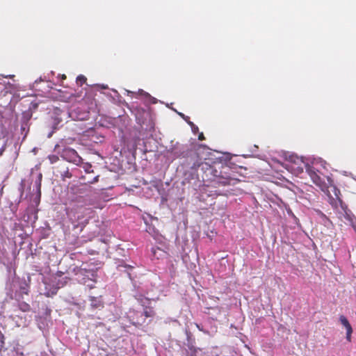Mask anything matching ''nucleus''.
Masks as SVG:
<instances>
[{
    "label": "nucleus",
    "instance_id": "f8f14e48",
    "mask_svg": "<svg viewBox=\"0 0 356 356\" xmlns=\"http://www.w3.org/2000/svg\"><path fill=\"white\" fill-rule=\"evenodd\" d=\"M87 79L83 75H79L76 78V83L80 86H82L83 83H86Z\"/></svg>",
    "mask_w": 356,
    "mask_h": 356
},
{
    "label": "nucleus",
    "instance_id": "dca6fc26",
    "mask_svg": "<svg viewBox=\"0 0 356 356\" xmlns=\"http://www.w3.org/2000/svg\"><path fill=\"white\" fill-rule=\"evenodd\" d=\"M63 179H64L65 177L70 178L72 177V174L69 172L68 170L65 172L64 175H62Z\"/></svg>",
    "mask_w": 356,
    "mask_h": 356
},
{
    "label": "nucleus",
    "instance_id": "6ab92c4d",
    "mask_svg": "<svg viewBox=\"0 0 356 356\" xmlns=\"http://www.w3.org/2000/svg\"><path fill=\"white\" fill-rule=\"evenodd\" d=\"M198 139H199L200 140H204V136L203 133H201V134H199V136H198Z\"/></svg>",
    "mask_w": 356,
    "mask_h": 356
},
{
    "label": "nucleus",
    "instance_id": "412c9836",
    "mask_svg": "<svg viewBox=\"0 0 356 356\" xmlns=\"http://www.w3.org/2000/svg\"><path fill=\"white\" fill-rule=\"evenodd\" d=\"M152 252H153L154 255H156V249H153L152 250Z\"/></svg>",
    "mask_w": 356,
    "mask_h": 356
},
{
    "label": "nucleus",
    "instance_id": "ddd939ff",
    "mask_svg": "<svg viewBox=\"0 0 356 356\" xmlns=\"http://www.w3.org/2000/svg\"><path fill=\"white\" fill-rule=\"evenodd\" d=\"M48 159H49V160L51 163H54L57 162L59 160L58 156L55 155V154L49 155L48 156Z\"/></svg>",
    "mask_w": 356,
    "mask_h": 356
},
{
    "label": "nucleus",
    "instance_id": "0eeeda50",
    "mask_svg": "<svg viewBox=\"0 0 356 356\" xmlns=\"http://www.w3.org/2000/svg\"><path fill=\"white\" fill-rule=\"evenodd\" d=\"M63 155L65 157H69V161L71 162H76L80 160V157L79 156L77 152L71 148L66 149L63 152Z\"/></svg>",
    "mask_w": 356,
    "mask_h": 356
},
{
    "label": "nucleus",
    "instance_id": "9d476101",
    "mask_svg": "<svg viewBox=\"0 0 356 356\" xmlns=\"http://www.w3.org/2000/svg\"><path fill=\"white\" fill-rule=\"evenodd\" d=\"M42 179V173H39L38 175L37 179L35 180V185H36L37 191H38L39 197L41 195Z\"/></svg>",
    "mask_w": 356,
    "mask_h": 356
},
{
    "label": "nucleus",
    "instance_id": "f257e3e1",
    "mask_svg": "<svg viewBox=\"0 0 356 356\" xmlns=\"http://www.w3.org/2000/svg\"><path fill=\"white\" fill-rule=\"evenodd\" d=\"M306 172L311 177L314 184L319 186L320 188L329 197L330 199V204H333L334 202L336 203L337 201H339V202H342L340 198V191L333 185L330 179H328V181L330 183V186L328 187L326 186V184L322 181L321 177L314 168L311 166L307 167Z\"/></svg>",
    "mask_w": 356,
    "mask_h": 356
},
{
    "label": "nucleus",
    "instance_id": "39448f33",
    "mask_svg": "<svg viewBox=\"0 0 356 356\" xmlns=\"http://www.w3.org/2000/svg\"><path fill=\"white\" fill-rule=\"evenodd\" d=\"M339 321L341 323V325L346 328V339L347 341L351 342L352 340V333H353V328L351 325L350 324L347 318L341 315L339 316Z\"/></svg>",
    "mask_w": 356,
    "mask_h": 356
},
{
    "label": "nucleus",
    "instance_id": "f03ea898",
    "mask_svg": "<svg viewBox=\"0 0 356 356\" xmlns=\"http://www.w3.org/2000/svg\"><path fill=\"white\" fill-rule=\"evenodd\" d=\"M92 213L91 208L86 207L83 205L74 204L72 208L69 209L67 213L72 223L77 222L79 225H85L88 223L90 214Z\"/></svg>",
    "mask_w": 356,
    "mask_h": 356
},
{
    "label": "nucleus",
    "instance_id": "b1692460",
    "mask_svg": "<svg viewBox=\"0 0 356 356\" xmlns=\"http://www.w3.org/2000/svg\"><path fill=\"white\" fill-rule=\"evenodd\" d=\"M291 191L295 192L294 190L292 188H291Z\"/></svg>",
    "mask_w": 356,
    "mask_h": 356
},
{
    "label": "nucleus",
    "instance_id": "20e7f679",
    "mask_svg": "<svg viewBox=\"0 0 356 356\" xmlns=\"http://www.w3.org/2000/svg\"><path fill=\"white\" fill-rule=\"evenodd\" d=\"M307 167L309 165L305 163L302 157L291 154V174L298 176L303 172L304 169L307 170Z\"/></svg>",
    "mask_w": 356,
    "mask_h": 356
},
{
    "label": "nucleus",
    "instance_id": "4be33fe9",
    "mask_svg": "<svg viewBox=\"0 0 356 356\" xmlns=\"http://www.w3.org/2000/svg\"><path fill=\"white\" fill-rule=\"evenodd\" d=\"M61 77H62L63 79H66V76L65 74H63Z\"/></svg>",
    "mask_w": 356,
    "mask_h": 356
},
{
    "label": "nucleus",
    "instance_id": "1a4fd4ad",
    "mask_svg": "<svg viewBox=\"0 0 356 356\" xmlns=\"http://www.w3.org/2000/svg\"><path fill=\"white\" fill-rule=\"evenodd\" d=\"M18 308L23 312H28L31 310V306L24 301L18 302Z\"/></svg>",
    "mask_w": 356,
    "mask_h": 356
},
{
    "label": "nucleus",
    "instance_id": "2eb2a0df",
    "mask_svg": "<svg viewBox=\"0 0 356 356\" xmlns=\"http://www.w3.org/2000/svg\"><path fill=\"white\" fill-rule=\"evenodd\" d=\"M179 115L184 119L185 120L186 122H188V123L191 125H193V123L190 122V121H188V120L189 119V118L188 116H185L184 114L181 113H179Z\"/></svg>",
    "mask_w": 356,
    "mask_h": 356
},
{
    "label": "nucleus",
    "instance_id": "7ed1b4c3",
    "mask_svg": "<svg viewBox=\"0 0 356 356\" xmlns=\"http://www.w3.org/2000/svg\"><path fill=\"white\" fill-rule=\"evenodd\" d=\"M76 280L82 284L86 285L89 289H93L97 280V274L92 270H86L80 267L73 269Z\"/></svg>",
    "mask_w": 356,
    "mask_h": 356
},
{
    "label": "nucleus",
    "instance_id": "a211bd4d",
    "mask_svg": "<svg viewBox=\"0 0 356 356\" xmlns=\"http://www.w3.org/2000/svg\"><path fill=\"white\" fill-rule=\"evenodd\" d=\"M99 175L95 176V177L93 178V179H92V181H89V182H90V184H94V183L97 182V181H98V180H99Z\"/></svg>",
    "mask_w": 356,
    "mask_h": 356
},
{
    "label": "nucleus",
    "instance_id": "6e6552de",
    "mask_svg": "<svg viewBox=\"0 0 356 356\" xmlns=\"http://www.w3.org/2000/svg\"><path fill=\"white\" fill-rule=\"evenodd\" d=\"M239 181V179L232 177L230 175H227L226 177L224 176H220L218 179V183L223 186L227 185H234L235 184L238 183Z\"/></svg>",
    "mask_w": 356,
    "mask_h": 356
},
{
    "label": "nucleus",
    "instance_id": "f3484780",
    "mask_svg": "<svg viewBox=\"0 0 356 356\" xmlns=\"http://www.w3.org/2000/svg\"><path fill=\"white\" fill-rule=\"evenodd\" d=\"M4 337L2 334L0 333V346L2 347L4 343Z\"/></svg>",
    "mask_w": 356,
    "mask_h": 356
},
{
    "label": "nucleus",
    "instance_id": "423d86ee",
    "mask_svg": "<svg viewBox=\"0 0 356 356\" xmlns=\"http://www.w3.org/2000/svg\"><path fill=\"white\" fill-rule=\"evenodd\" d=\"M90 306L92 309H101L104 307V302L101 297L90 296L89 298Z\"/></svg>",
    "mask_w": 356,
    "mask_h": 356
},
{
    "label": "nucleus",
    "instance_id": "5701e85b",
    "mask_svg": "<svg viewBox=\"0 0 356 356\" xmlns=\"http://www.w3.org/2000/svg\"><path fill=\"white\" fill-rule=\"evenodd\" d=\"M102 88H107V86H102Z\"/></svg>",
    "mask_w": 356,
    "mask_h": 356
},
{
    "label": "nucleus",
    "instance_id": "aec40b11",
    "mask_svg": "<svg viewBox=\"0 0 356 356\" xmlns=\"http://www.w3.org/2000/svg\"><path fill=\"white\" fill-rule=\"evenodd\" d=\"M5 147L4 145H3L1 147H0V156L2 155L3 152H4Z\"/></svg>",
    "mask_w": 356,
    "mask_h": 356
},
{
    "label": "nucleus",
    "instance_id": "9b49d317",
    "mask_svg": "<svg viewBox=\"0 0 356 356\" xmlns=\"http://www.w3.org/2000/svg\"><path fill=\"white\" fill-rule=\"evenodd\" d=\"M145 317H152L154 316V312L152 308L146 307L143 312Z\"/></svg>",
    "mask_w": 356,
    "mask_h": 356
},
{
    "label": "nucleus",
    "instance_id": "4468645a",
    "mask_svg": "<svg viewBox=\"0 0 356 356\" xmlns=\"http://www.w3.org/2000/svg\"><path fill=\"white\" fill-rule=\"evenodd\" d=\"M291 220H293L294 221V222L296 224L297 227H300L298 218L291 211Z\"/></svg>",
    "mask_w": 356,
    "mask_h": 356
}]
</instances>
